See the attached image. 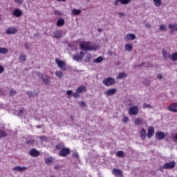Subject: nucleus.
Listing matches in <instances>:
<instances>
[{"mask_svg":"<svg viewBox=\"0 0 177 177\" xmlns=\"http://www.w3.org/2000/svg\"><path fill=\"white\" fill-rule=\"evenodd\" d=\"M150 83H151V82L149 80H143V84L146 86H150Z\"/></svg>","mask_w":177,"mask_h":177,"instance_id":"nucleus-41","label":"nucleus"},{"mask_svg":"<svg viewBox=\"0 0 177 177\" xmlns=\"http://www.w3.org/2000/svg\"><path fill=\"white\" fill-rule=\"evenodd\" d=\"M54 38H56V39H59L62 38V30H57L54 32Z\"/></svg>","mask_w":177,"mask_h":177,"instance_id":"nucleus-22","label":"nucleus"},{"mask_svg":"<svg viewBox=\"0 0 177 177\" xmlns=\"http://www.w3.org/2000/svg\"><path fill=\"white\" fill-rule=\"evenodd\" d=\"M64 147V143H59L55 147L56 150H61V149H63Z\"/></svg>","mask_w":177,"mask_h":177,"instance_id":"nucleus-35","label":"nucleus"},{"mask_svg":"<svg viewBox=\"0 0 177 177\" xmlns=\"http://www.w3.org/2000/svg\"><path fill=\"white\" fill-rule=\"evenodd\" d=\"M102 84L105 85V86H111V85L115 84V79L113 77H106L102 81Z\"/></svg>","mask_w":177,"mask_h":177,"instance_id":"nucleus-3","label":"nucleus"},{"mask_svg":"<svg viewBox=\"0 0 177 177\" xmlns=\"http://www.w3.org/2000/svg\"><path fill=\"white\" fill-rule=\"evenodd\" d=\"M26 145H34L35 143V140H29L26 142Z\"/></svg>","mask_w":177,"mask_h":177,"instance_id":"nucleus-44","label":"nucleus"},{"mask_svg":"<svg viewBox=\"0 0 177 177\" xmlns=\"http://www.w3.org/2000/svg\"><path fill=\"white\" fill-rule=\"evenodd\" d=\"M108 55H109V56H113V51H111V50H109L108 51Z\"/></svg>","mask_w":177,"mask_h":177,"instance_id":"nucleus-60","label":"nucleus"},{"mask_svg":"<svg viewBox=\"0 0 177 177\" xmlns=\"http://www.w3.org/2000/svg\"><path fill=\"white\" fill-rule=\"evenodd\" d=\"M86 92V86H82L76 89V93H84Z\"/></svg>","mask_w":177,"mask_h":177,"instance_id":"nucleus-13","label":"nucleus"},{"mask_svg":"<svg viewBox=\"0 0 177 177\" xmlns=\"http://www.w3.org/2000/svg\"><path fill=\"white\" fill-rule=\"evenodd\" d=\"M153 135H154V127H148L147 138L149 139H150V138H153Z\"/></svg>","mask_w":177,"mask_h":177,"instance_id":"nucleus-10","label":"nucleus"},{"mask_svg":"<svg viewBox=\"0 0 177 177\" xmlns=\"http://www.w3.org/2000/svg\"><path fill=\"white\" fill-rule=\"evenodd\" d=\"M26 55H24V54H21L19 59H20V60H21V62H26Z\"/></svg>","mask_w":177,"mask_h":177,"instance_id":"nucleus-46","label":"nucleus"},{"mask_svg":"<svg viewBox=\"0 0 177 177\" xmlns=\"http://www.w3.org/2000/svg\"><path fill=\"white\" fill-rule=\"evenodd\" d=\"M85 56V54L82 51H80V53H77L73 56V60H76V62H82V59Z\"/></svg>","mask_w":177,"mask_h":177,"instance_id":"nucleus-5","label":"nucleus"},{"mask_svg":"<svg viewBox=\"0 0 177 177\" xmlns=\"http://www.w3.org/2000/svg\"><path fill=\"white\" fill-rule=\"evenodd\" d=\"M144 109H149L151 107L150 104L145 103L143 105Z\"/></svg>","mask_w":177,"mask_h":177,"instance_id":"nucleus-54","label":"nucleus"},{"mask_svg":"<svg viewBox=\"0 0 177 177\" xmlns=\"http://www.w3.org/2000/svg\"><path fill=\"white\" fill-rule=\"evenodd\" d=\"M128 121H129V118L124 117L123 119V122H128Z\"/></svg>","mask_w":177,"mask_h":177,"instance_id":"nucleus-58","label":"nucleus"},{"mask_svg":"<svg viewBox=\"0 0 177 177\" xmlns=\"http://www.w3.org/2000/svg\"><path fill=\"white\" fill-rule=\"evenodd\" d=\"M143 122V120L142 119L138 118L136 121H135V124L136 125H140L142 124Z\"/></svg>","mask_w":177,"mask_h":177,"instance_id":"nucleus-37","label":"nucleus"},{"mask_svg":"<svg viewBox=\"0 0 177 177\" xmlns=\"http://www.w3.org/2000/svg\"><path fill=\"white\" fill-rule=\"evenodd\" d=\"M9 52V50L6 48L0 47V53H2L3 55H6Z\"/></svg>","mask_w":177,"mask_h":177,"instance_id":"nucleus-28","label":"nucleus"},{"mask_svg":"<svg viewBox=\"0 0 177 177\" xmlns=\"http://www.w3.org/2000/svg\"><path fill=\"white\" fill-rule=\"evenodd\" d=\"M45 161L46 164H47L48 165H50V163L53 162V158L52 157L46 158L45 159Z\"/></svg>","mask_w":177,"mask_h":177,"instance_id":"nucleus-32","label":"nucleus"},{"mask_svg":"<svg viewBox=\"0 0 177 177\" xmlns=\"http://www.w3.org/2000/svg\"><path fill=\"white\" fill-rule=\"evenodd\" d=\"M72 96L73 97H75V99H78V97H80L81 95H80V93L76 92V93H73Z\"/></svg>","mask_w":177,"mask_h":177,"instance_id":"nucleus-47","label":"nucleus"},{"mask_svg":"<svg viewBox=\"0 0 177 177\" xmlns=\"http://www.w3.org/2000/svg\"><path fill=\"white\" fill-rule=\"evenodd\" d=\"M72 156L74 157V158H76L77 160H80V155L78 154V152L77 151L73 152Z\"/></svg>","mask_w":177,"mask_h":177,"instance_id":"nucleus-38","label":"nucleus"},{"mask_svg":"<svg viewBox=\"0 0 177 177\" xmlns=\"http://www.w3.org/2000/svg\"><path fill=\"white\" fill-rule=\"evenodd\" d=\"M54 14H55V15H60V12H59V10H55L54 11Z\"/></svg>","mask_w":177,"mask_h":177,"instance_id":"nucleus-61","label":"nucleus"},{"mask_svg":"<svg viewBox=\"0 0 177 177\" xmlns=\"http://www.w3.org/2000/svg\"><path fill=\"white\" fill-rule=\"evenodd\" d=\"M22 15H23V12H21V10H20V9L16 8L13 11V15L15 17H20Z\"/></svg>","mask_w":177,"mask_h":177,"instance_id":"nucleus-16","label":"nucleus"},{"mask_svg":"<svg viewBox=\"0 0 177 177\" xmlns=\"http://www.w3.org/2000/svg\"><path fill=\"white\" fill-rule=\"evenodd\" d=\"M104 60L103 57L100 56L93 60V63H102Z\"/></svg>","mask_w":177,"mask_h":177,"instance_id":"nucleus-26","label":"nucleus"},{"mask_svg":"<svg viewBox=\"0 0 177 177\" xmlns=\"http://www.w3.org/2000/svg\"><path fill=\"white\" fill-rule=\"evenodd\" d=\"M140 135L141 139H142V140H145L147 136V134L146 133V129H142L140 131Z\"/></svg>","mask_w":177,"mask_h":177,"instance_id":"nucleus-19","label":"nucleus"},{"mask_svg":"<svg viewBox=\"0 0 177 177\" xmlns=\"http://www.w3.org/2000/svg\"><path fill=\"white\" fill-rule=\"evenodd\" d=\"M126 39L127 41H133V40L136 39V35H135L134 34H132V33L127 34L126 35Z\"/></svg>","mask_w":177,"mask_h":177,"instance_id":"nucleus-18","label":"nucleus"},{"mask_svg":"<svg viewBox=\"0 0 177 177\" xmlns=\"http://www.w3.org/2000/svg\"><path fill=\"white\" fill-rule=\"evenodd\" d=\"M124 48L126 50H127V52H132V50H133V46H132V44H127L124 46Z\"/></svg>","mask_w":177,"mask_h":177,"instance_id":"nucleus-24","label":"nucleus"},{"mask_svg":"<svg viewBox=\"0 0 177 177\" xmlns=\"http://www.w3.org/2000/svg\"><path fill=\"white\" fill-rule=\"evenodd\" d=\"M168 109L173 113H177V103H172L170 104Z\"/></svg>","mask_w":177,"mask_h":177,"instance_id":"nucleus-11","label":"nucleus"},{"mask_svg":"<svg viewBox=\"0 0 177 177\" xmlns=\"http://www.w3.org/2000/svg\"><path fill=\"white\" fill-rule=\"evenodd\" d=\"M117 92V88H110L105 92L107 96H113Z\"/></svg>","mask_w":177,"mask_h":177,"instance_id":"nucleus-15","label":"nucleus"},{"mask_svg":"<svg viewBox=\"0 0 177 177\" xmlns=\"http://www.w3.org/2000/svg\"><path fill=\"white\" fill-rule=\"evenodd\" d=\"M120 2H121V0H115L114 2V6H118V5H120Z\"/></svg>","mask_w":177,"mask_h":177,"instance_id":"nucleus-52","label":"nucleus"},{"mask_svg":"<svg viewBox=\"0 0 177 177\" xmlns=\"http://www.w3.org/2000/svg\"><path fill=\"white\" fill-rule=\"evenodd\" d=\"M119 15H120V17H124L125 16V13L124 12H119Z\"/></svg>","mask_w":177,"mask_h":177,"instance_id":"nucleus-62","label":"nucleus"},{"mask_svg":"<svg viewBox=\"0 0 177 177\" xmlns=\"http://www.w3.org/2000/svg\"><path fill=\"white\" fill-rule=\"evenodd\" d=\"M6 136H8V133L0 129V139H2V138H6Z\"/></svg>","mask_w":177,"mask_h":177,"instance_id":"nucleus-27","label":"nucleus"},{"mask_svg":"<svg viewBox=\"0 0 177 177\" xmlns=\"http://www.w3.org/2000/svg\"><path fill=\"white\" fill-rule=\"evenodd\" d=\"M155 6H160L161 5V0H153Z\"/></svg>","mask_w":177,"mask_h":177,"instance_id":"nucleus-40","label":"nucleus"},{"mask_svg":"<svg viewBox=\"0 0 177 177\" xmlns=\"http://www.w3.org/2000/svg\"><path fill=\"white\" fill-rule=\"evenodd\" d=\"M174 31H177V24H176Z\"/></svg>","mask_w":177,"mask_h":177,"instance_id":"nucleus-64","label":"nucleus"},{"mask_svg":"<svg viewBox=\"0 0 177 177\" xmlns=\"http://www.w3.org/2000/svg\"><path fill=\"white\" fill-rule=\"evenodd\" d=\"M42 80L43 84H44L45 85H49V84H50V77L49 76L46 75L42 78Z\"/></svg>","mask_w":177,"mask_h":177,"instance_id":"nucleus-21","label":"nucleus"},{"mask_svg":"<svg viewBox=\"0 0 177 177\" xmlns=\"http://www.w3.org/2000/svg\"><path fill=\"white\" fill-rule=\"evenodd\" d=\"M80 48L83 49V50H95V49H96V46H91L90 41L82 43L80 44Z\"/></svg>","mask_w":177,"mask_h":177,"instance_id":"nucleus-1","label":"nucleus"},{"mask_svg":"<svg viewBox=\"0 0 177 177\" xmlns=\"http://www.w3.org/2000/svg\"><path fill=\"white\" fill-rule=\"evenodd\" d=\"M55 75L58 78H63V77L64 76V74L62 71H57L55 72Z\"/></svg>","mask_w":177,"mask_h":177,"instance_id":"nucleus-33","label":"nucleus"},{"mask_svg":"<svg viewBox=\"0 0 177 177\" xmlns=\"http://www.w3.org/2000/svg\"><path fill=\"white\" fill-rule=\"evenodd\" d=\"M112 174L115 175V176L122 177V171L118 169H113L112 171Z\"/></svg>","mask_w":177,"mask_h":177,"instance_id":"nucleus-12","label":"nucleus"},{"mask_svg":"<svg viewBox=\"0 0 177 177\" xmlns=\"http://www.w3.org/2000/svg\"><path fill=\"white\" fill-rule=\"evenodd\" d=\"M146 64V62H142L140 64L136 66V67H143Z\"/></svg>","mask_w":177,"mask_h":177,"instance_id":"nucleus-57","label":"nucleus"},{"mask_svg":"<svg viewBox=\"0 0 177 177\" xmlns=\"http://www.w3.org/2000/svg\"><path fill=\"white\" fill-rule=\"evenodd\" d=\"M63 26H64V19H63L62 18H60L57 21V26L62 27Z\"/></svg>","mask_w":177,"mask_h":177,"instance_id":"nucleus-25","label":"nucleus"},{"mask_svg":"<svg viewBox=\"0 0 177 177\" xmlns=\"http://www.w3.org/2000/svg\"><path fill=\"white\" fill-rule=\"evenodd\" d=\"M159 30H160V31H166L167 26H165V25H160Z\"/></svg>","mask_w":177,"mask_h":177,"instance_id":"nucleus-45","label":"nucleus"},{"mask_svg":"<svg viewBox=\"0 0 177 177\" xmlns=\"http://www.w3.org/2000/svg\"><path fill=\"white\" fill-rule=\"evenodd\" d=\"M66 95H68V96H71L73 95V91L71 90H68L66 91Z\"/></svg>","mask_w":177,"mask_h":177,"instance_id":"nucleus-51","label":"nucleus"},{"mask_svg":"<svg viewBox=\"0 0 177 177\" xmlns=\"http://www.w3.org/2000/svg\"><path fill=\"white\" fill-rule=\"evenodd\" d=\"M24 113V111L23 110H19V111L17 113V116L20 118H23V114Z\"/></svg>","mask_w":177,"mask_h":177,"instance_id":"nucleus-42","label":"nucleus"},{"mask_svg":"<svg viewBox=\"0 0 177 177\" xmlns=\"http://www.w3.org/2000/svg\"><path fill=\"white\" fill-rule=\"evenodd\" d=\"M155 138L157 140H162L165 139V133L162 131H156L155 133Z\"/></svg>","mask_w":177,"mask_h":177,"instance_id":"nucleus-7","label":"nucleus"},{"mask_svg":"<svg viewBox=\"0 0 177 177\" xmlns=\"http://www.w3.org/2000/svg\"><path fill=\"white\" fill-rule=\"evenodd\" d=\"M131 1V0H120V3H122V5H128Z\"/></svg>","mask_w":177,"mask_h":177,"instance_id":"nucleus-39","label":"nucleus"},{"mask_svg":"<svg viewBox=\"0 0 177 177\" xmlns=\"http://www.w3.org/2000/svg\"><path fill=\"white\" fill-rule=\"evenodd\" d=\"M71 151L70 148H62L59 152V156L61 157H67L68 154H71Z\"/></svg>","mask_w":177,"mask_h":177,"instance_id":"nucleus-4","label":"nucleus"},{"mask_svg":"<svg viewBox=\"0 0 177 177\" xmlns=\"http://www.w3.org/2000/svg\"><path fill=\"white\" fill-rule=\"evenodd\" d=\"M171 62H177V52H175L171 55Z\"/></svg>","mask_w":177,"mask_h":177,"instance_id":"nucleus-31","label":"nucleus"},{"mask_svg":"<svg viewBox=\"0 0 177 177\" xmlns=\"http://www.w3.org/2000/svg\"><path fill=\"white\" fill-rule=\"evenodd\" d=\"M39 138L41 140V142H42V140H44V142H47L48 140V138L46 137V136H40Z\"/></svg>","mask_w":177,"mask_h":177,"instance_id":"nucleus-48","label":"nucleus"},{"mask_svg":"<svg viewBox=\"0 0 177 177\" xmlns=\"http://www.w3.org/2000/svg\"><path fill=\"white\" fill-rule=\"evenodd\" d=\"M55 63H57L58 67H59L62 71H66V70H67V64L65 63L64 61L56 58Z\"/></svg>","mask_w":177,"mask_h":177,"instance_id":"nucleus-2","label":"nucleus"},{"mask_svg":"<svg viewBox=\"0 0 177 177\" xmlns=\"http://www.w3.org/2000/svg\"><path fill=\"white\" fill-rule=\"evenodd\" d=\"M138 113H139L138 106H131L129 108V113L131 115H138Z\"/></svg>","mask_w":177,"mask_h":177,"instance_id":"nucleus-8","label":"nucleus"},{"mask_svg":"<svg viewBox=\"0 0 177 177\" xmlns=\"http://www.w3.org/2000/svg\"><path fill=\"white\" fill-rule=\"evenodd\" d=\"M176 24H169V28H170V30H174V28H175Z\"/></svg>","mask_w":177,"mask_h":177,"instance_id":"nucleus-50","label":"nucleus"},{"mask_svg":"<svg viewBox=\"0 0 177 177\" xmlns=\"http://www.w3.org/2000/svg\"><path fill=\"white\" fill-rule=\"evenodd\" d=\"M29 154L32 157H38V156H39V154H40V152H39V151L32 148V149L30 150Z\"/></svg>","mask_w":177,"mask_h":177,"instance_id":"nucleus-9","label":"nucleus"},{"mask_svg":"<svg viewBox=\"0 0 177 177\" xmlns=\"http://www.w3.org/2000/svg\"><path fill=\"white\" fill-rule=\"evenodd\" d=\"M17 32V28H8L6 30V34H8V35H10V34H16Z\"/></svg>","mask_w":177,"mask_h":177,"instance_id":"nucleus-14","label":"nucleus"},{"mask_svg":"<svg viewBox=\"0 0 177 177\" xmlns=\"http://www.w3.org/2000/svg\"><path fill=\"white\" fill-rule=\"evenodd\" d=\"M27 95L29 97H34L35 96H37L38 95L37 93H35V92H31V91H28Z\"/></svg>","mask_w":177,"mask_h":177,"instance_id":"nucleus-34","label":"nucleus"},{"mask_svg":"<svg viewBox=\"0 0 177 177\" xmlns=\"http://www.w3.org/2000/svg\"><path fill=\"white\" fill-rule=\"evenodd\" d=\"M37 77H39V78H41V80L44 78V74L41 73L40 72H37Z\"/></svg>","mask_w":177,"mask_h":177,"instance_id":"nucleus-49","label":"nucleus"},{"mask_svg":"<svg viewBox=\"0 0 177 177\" xmlns=\"http://www.w3.org/2000/svg\"><path fill=\"white\" fill-rule=\"evenodd\" d=\"M72 14H73L74 16H78V15H80V14H81V10H77V9L74 8V9L72 10Z\"/></svg>","mask_w":177,"mask_h":177,"instance_id":"nucleus-29","label":"nucleus"},{"mask_svg":"<svg viewBox=\"0 0 177 177\" xmlns=\"http://www.w3.org/2000/svg\"><path fill=\"white\" fill-rule=\"evenodd\" d=\"M145 27H147V28H150L151 27V25H150V24H148V25L146 24V25H145Z\"/></svg>","mask_w":177,"mask_h":177,"instance_id":"nucleus-63","label":"nucleus"},{"mask_svg":"<svg viewBox=\"0 0 177 177\" xmlns=\"http://www.w3.org/2000/svg\"><path fill=\"white\" fill-rule=\"evenodd\" d=\"M91 59H92V55L91 54H87L85 58V63H91Z\"/></svg>","mask_w":177,"mask_h":177,"instance_id":"nucleus-30","label":"nucleus"},{"mask_svg":"<svg viewBox=\"0 0 177 177\" xmlns=\"http://www.w3.org/2000/svg\"><path fill=\"white\" fill-rule=\"evenodd\" d=\"M5 70V68H3V66H0V74H2V73H3Z\"/></svg>","mask_w":177,"mask_h":177,"instance_id":"nucleus-56","label":"nucleus"},{"mask_svg":"<svg viewBox=\"0 0 177 177\" xmlns=\"http://www.w3.org/2000/svg\"><path fill=\"white\" fill-rule=\"evenodd\" d=\"M80 107H86V104L84 101H80L78 102Z\"/></svg>","mask_w":177,"mask_h":177,"instance_id":"nucleus-43","label":"nucleus"},{"mask_svg":"<svg viewBox=\"0 0 177 177\" xmlns=\"http://www.w3.org/2000/svg\"><path fill=\"white\" fill-rule=\"evenodd\" d=\"M127 77H128V74L124 72H122L117 76V80H122L124 78H127Z\"/></svg>","mask_w":177,"mask_h":177,"instance_id":"nucleus-23","label":"nucleus"},{"mask_svg":"<svg viewBox=\"0 0 177 177\" xmlns=\"http://www.w3.org/2000/svg\"><path fill=\"white\" fill-rule=\"evenodd\" d=\"M176 165V162L175 161H171L170 162H166L165 165H163L164 169H172L173 168H175V166Z\"/></svg>","mask_w":177,"mask_h":177,"instance_id":"nucleus-6","label":"nucleus"},{"mask_svg":"<svg viewBox=\"0 0 177 177\" xmlns=\"http://www.w3.org/2000/svg\"><path fill=\"white\" fill-rule=\"evenodd\" d=\"M15 1L16 3H18V5H21V3L24 2V0H15Z\"/></svg>","mask_w":177,"mask_h":177,"instance_id":"nucleus-53","label":"nucleus"},{"mask_svg":"<svg viewBox=\"0 0 177 177\" xmlns=\"http://www.w3.org/2000/svg\"><path fill=\"white\" fill-rule=\"evenodd\" d=\"M158 80H162L163 77H162V75L158 73V75H157Z\"/></svg>","mask_w":177,"mask_h":177,"instance_id":"nucleus-59","label":"nucleus"},{"mask_svg":"<svg viewBox=\"0 0 177 177\" xmlns=\"http://www.w3.org/2000/svg\"><path fill=\"white\" fill-rule=\"evenodd\" d=\"M116 156H117V157H120V158L124 157V151H118V152H116Z\"/></svg>","mask_w":177,"mask_h":177,"instance_id":"nucleus-36","label":"nucleus"},{"mask_svg":"<svg viewBox=\"0 0 177 177\" xmlns=\"http://www.w3.org/2000/svg\"><path fill=\"white\" fill-rule=\"evenodd\" d=\"M162 55H163V57H164V59H165V60H168V59H171V54H169V53H167V51H165V49L162 50Z\"/></svg>","mask_w":177,"mask_h":177,"instance_id":"nucleus-17","label":"nucleus"},{"mask_svg":"<svg viewBox=\"0 0 177 177\" xmlns=\"http://www.w3.org/2000/svg\"><path fill=\"white\" fill-rule=\"evenodd\" d=\"M13 171H18L19 172H23L24 171H26L27 169L26 167H20V166H17L12 168Z\"/></svg>","mask_w":177,"mask_h":177,"instance_id":"nucleus-20","label":"nucleus"},{"mask_svg":"<svg viewBox=\"0 0 177 177\" xmlns=\"http://www.w3.org/2000/svg\"><path fill=\"white\" fill-rule=\"evenodd\" d=\"M10 96H13V95H16V91L15 90H11L10 92Z\"/></svg>","mask_w":177,"mask_h":177,"instance_id":"nucleus-55","label":"nucleus"}]
</instances>
